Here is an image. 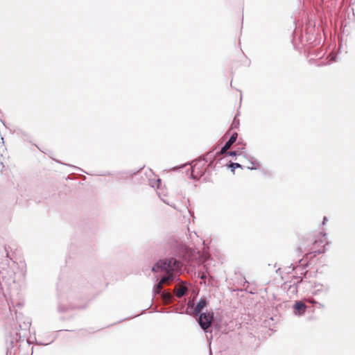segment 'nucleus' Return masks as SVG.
<instances>
[{
    "label": "nucleus",
    "instance_id": "nucleus-1",
    "mask_svg": "<svg viewBox=\"0 0 355 355\" xmlns=\"http://www.w3.org/2000/svg\"><path fill=\"white\" fill-rule=\"evenodd\" d=\"M181 268V261L173 257L161 259L153 266V272H156L160 270L166 272L161 277L159 282L154 286L153 289L154 295L160 293L163 284L169 280H173L175 277L174 273L180 271Z\"/></svg>",
    "mask_w": 355,
    "mask_h": 355
},
{
    "label": "nucleus",
    "instance_id": "nucleus-2",
    "mask_svg": "<svg viewBox=\"0 0 355 355\" xmlns=\"http://www.w3.org/2000/svg\"><path fill=\"white\" fill-rule=\"evenodd\" d=\"M207 160L205 159H200L198 160H195L192 163H194L193 166H191V178L194 180H198L200 178H202L205 172L204 169V166L207 163Z\"/></svg>",
    "mask_w": 355,
    "mask_h": 355
},
{
    "label": "nucleus",
    "instance_id": "nucleus-3",
    "mask_svg": "<svg viewBox=\"0 0 355 355\" xmlns=\"http://www.w3.org/2000/svg\"><path fill=\"white\" fill-rule=\"evenodd\" d=\"M198 316V323L202 329H203L205 333H211V331L209 329L214 322V313L212 311L201 313Z\"/></svg>",
    "mask_w": 355,
    "mask_h": 355
},
{
    "label": "nucleus",
    "instance_id": "nucleus-4",
    "mask_svg": "<svg viewBox=\"0 0 355 355\" xmlns=\"http://www.w3.org/2000/svg\"><path fill=\"white\" fill-rule=\"evenodd\" d=\"M301 283L293 276L290 281L285 282L282 288L285 291L289 298H293L297 294L298 287Z\"/></svg>",
    "mask_w": 355,
    "mask_h": 355
},
{
    "label": "nucleus",
    "instance_id": "nucleus-5",
    "mask_svg": "<svg viewBox=\"0 0 355 355\" xmlns=\"http://www.w3.org/2000/svg\"><path fill=\"white\" fill-rule=\"evenodd\" d=\"M307 306L302 301H296L293 305V313L295 315H302L307 309Z\"/></svg>",
    "mask_w": 355,
    "mask_h": 355
},
{
    "label": "nucleus",
    "instance_id": "nucleus-6",
    "mask_svg": "<svg viewBox=\"0 0 355 355\" xmlns=\"http://www.w3.org/2000/svg\"><path fill=\"white\" fill-rule=\"evenodd\" d=\"M207 305V300L205 298H200L196 303L195 307L193 308V315L198 316L199 315L203 310V309Z\"/></svg>",
    "mask_w": 355,
    "mask_h": 355
},
{
    "label": "nucleus",
    "instance_id": "nucleus-7",
    "mask_svg": "<svg viewBox=\"0 0 355 355\" xmlns=\"http://www.w3.org/2000/svg\"><path fill=\"white\" fill-rule=\"evenodd\" d=\"M308 266L309 263L307 262L303 263L302 259L300 260L299 264L293 269L296 274L295 276H304V273L306 272V268Z\"/></svg>",
    "mask_w": 355,
    "mask_h": 355
},
{
    "label": "nucleus",
    "instance_id": "nucleus-8",
    "mask_svg": "<svg viewBox=\"0 0 355 355\" xmlns=\"http://www.w3.org/2000/svg\"><path fill=\"white\" fill-rule=\"evenodd\" d=\"M17 342L14 340V339L10 338L9 343L7 345L6 349V355H13L15 353L16 349L15 347H16Z\"/></svg>",
    "mask_w": 355,
    "mask_h": 355
},
{
    "label": "nucleus",
    "instance_id": "nucleus-9",
    "mask_svg": "<svg viewBox=\"0 0 355 355\" xmlns=\"http://www.w3.org/2000/svg\"><path fill=\"white\" fill-rule=\"evenodd\" d=\"M318 286H319L320 288H316L313 292V293L316 295L318 293H319L320 292H325V293H327L329 290V287L327 286H324L322 284H315L314 287L315 288H317Z\"/></svg>",
    "mask_w": 355,
    "mask_h": 355
},
{
    "label": "nucleus",
    "instance_id": "nucleus-10",
    "mask_svg": "<svg viewBox=\"0 0 355 355\" xmlns=\"http://www.w3.org/2000/svg\"><path fill=\"white\" fill-rule=\"evenodd\" d=\"M237 137L238 133L236 132H233L225 144L231 148V146L236 142Z\"/></svg>",
    "mask_w": 355,
    "mask_h": 355
},
{
    "label": "nucleus",
    "instance_id": "nucleus-11",
    "mask_svg": "<svg viewBox=\"0 0 355 355\" xmlns=\"http://www.w3.org/2000/svg\"><path fill=\"white\" fill-rule=\"evenodd\" d=\"M300 283L306 281L308 279L312 277L311 272L306 270V272L304 273V276H294Z\"/></svg>",
    "mask_w": 355,
    "mask_h": 355
},
{
    "label": "nucleus",
    "instance_id": "nucleus-12",
    "mask_svg": "<svg viewBox=\"0 0 355 355\" xmlns=\"http://www.w3.org/2000/svg\"><path fill=\"white\" fill-rule=\"evenodd\" d=\"M227 166L231 168V171L233 173H234L236 168H243V166L241 164L232 162H230V164L227 165Z\"/></svg>",
    "mask_w": 355,
    "mask_h": 355
},
{
    "label": "nucleus",
    "instance_id": "nucleus-13",
    "mask_svg": "<svg viewBox=\"0 0 355 355\" xmlns=\"http://www.w3.org/2000/svg\"><path fill=\"white\" fill-rule=\"evenodd\" d=\"M250 166H248V169L249 170H257L259 166V163L257 160L254 159L253 158L250 160Z\"/></svg>",
    "mask_w": 355,
    "mask_h": 355
},
{
    "label": "nucleus",
    "instance_id": "nucleus-14",
    "mask_svg": "<svg viewBox=\"0 0 355 355\" xmlns=\"http://www.w3.org/2000/svg\"><path fill=\"white\" fill-rule=\"evenodd\" d=\"M230 148L229 146H227V145L224 144V146L221 148V149L220 150V151L217 152L216 153V156H219V155H225L227 156V153H228V149Z\"/></svg>",
    "mask_w": 355,
    "mask_h": 355
},
{
    "label": "nucleus",
    "instance_id": "nucleus-15",
    "mask_svg": "<svg viewBox=\"0 0 355 355\" xmlns=\"http://www.w3.org/2000/svg\"><path fill=\"white\" fill-rule=\"evenodd\" d=\"M187 293V288L185 287H180L176 293V296L179 298L182 297Z\"/></svg>",
    "mask_w": 355,
    "mask_h": 355
},
{
    "label": "nucleus",
    "instance_id": "nucleus-16",
    "mask_svg": "<svg viewBox=\"0 0 355 355\" xmlns=\"http://www.w3.org/2000/svg\"><path fill=\"white\" fill-rule=\"evenodd\" d=\"M10 338H12V339H14V340L17 343V342L21 340V336L20 333L15 332L14 334V335L10 334Z\"/></svg>",
    "mask_w": 355,
    "mask_h": 355
},
{
    "label": "nucleus",
    "instance_id": "nucleus-17",
    "mask_svg": "<svg viewBox=\"0 0 355 355\" xmlns=\"http://www.w3.org/2000/svg\"><path fill=\"white\" fill-rule=\"evenodd\" d=\"M239 126V120L237 119L236 118V116L234 118V120L232 123V125H231V128L232 129H236V128H238Z\"/></svg>",
    "mask_w": 355,
    "mask_h": 355
},
{
    "label": "nucleus",
    "instance_id": "nucleus-18",
    "mask_svg": "<svg viewBox=\"0 0 355 355\" xmlns=\"http://www.w3.org/2000/svg\"><path fill=\"white\" fill-rule=\"evenodd\" d=\"M241 153L239 150H229L228 153H227V156H237L240 155Z\"/></svg>",
    "mask_w": 355,
    "mask_h": 355
},
{
    "label": "nucleus",
    "instance_id": "nucleus-19",
    "mask_svg": "<svg viewBox=\"0 0 355 355\" xmlns=\"http://www.w3.org/2000/svg\"><path fill=\"white\" fill-rule=\"evenodd\" d=\"M69 308H71V309H74V308H76V307H75V306H73L70 305V306H69ZM68 309H69V307H67V306H62V305H61L60 304H59V306H58V311H59L60 312H64V311H66Z\"/></svg>",
    "mask_w": 355,
    "mask_h": 355
},
{
    "label": "nucleus",
    "instance_id": "nucleus-20",
    "mask_svg": "<svg viewBox=\"0 0 355 355\" xmlns=\"http://www.w3.org/2000/svg\"><path fill=\"white\" fill-rule=\"evenodd\" d=\"M24 321H26V322H24V324H23V326H24V329H29V328H30V327H31V320H30L29 318H26V319L24 320Z\"/></svg>",
    "mask_w": 355,
    "mask_h": 355
},
{
    "label": "nucleus",
    "instance_id": "nucleus-21",
    "mask_svg": "<svg viewBox=\"0 0 355 355\" xmlns=\"http://www.w3.org/2000/svg\"><path fill=\"white\" fill-rule=\"evenodd\" d=\"M326 250H327V249L325 248V245H324L322 247V248L319 249L318 250H315L313 252L317 253V254H322V253H324Z\"/></svg>",
    "mask_w": 355,
    "mask_h": 355
},
{
    "label": "nucleus",
    "instance_id": "nucleus-22",
    "mask_svg": "<svg viewBox=\"0 0 355 355\" xmlns=\"http://www.w3.org/2000/svg\"><path fill=\"white\" fill-rule=\"evenodd\" d=\"M53 341V340H52L51 341L46 343H41V342H36V344L40 345H49L50 343H51Z\"/></svg>",
    "mask_w": 355,
    "mask_h": 355
},
{
    "label": "nucleus",
    "instance_id": "nucleus-23",
    "mask_svg": "<svg viewBox=\"0 0 355 355\" xmlns=\"http://www.w3.org/2000/svg\"><path fill=\"white\" fill-rule=\"evenodd\" d=\"M59 300H60V303L63 301V296H62L61 295H59Z\"/></svg>",
    "mask_w": 355,
    "mask_h": 355
},
{
    "label": "nucleus",
    "instance_id": "nucleus-24",
    "mask_svg": "<svg viewBox=\"0 0 355 355\" xmlns=\"http://www.w3.org/2000/svg\"><path fill=\"white\" fill-rule=\"evenodd\" d=\"M157 188H159V184H160V182H161V180H160V179H158V180H157Z\"/></svg>",
    "mask_w": 355,
    "mask_h": 355
},
{
    "label": "nucleus",
    "instance_id": "nucleus-25",
    "mask_svg": "<svg viewBox=\"0 0 355 355\" xmlns=\"http://www.w3.org/2000/svg\"><path fill=\"white\" fill-rule=\"evenodd\" d=\"M327 220V218L326 216H324V218H323V220H322L323 225L325 224Z\"/></svg>",
    "mask_w": 355,
    "mask_h": 355
},
{
    "label": "nucleus",
    "instance_id": "nucleus-26",
    "mask_svg": "<svg viewBox=\"0 0 355 355\" xmlns=\"http://www.w3.org/2000/svg\"><path fill=\"white\" fill-rule=\"evenodd\" d=\"M322 237L324 239V240L327 239V234L325 233L322 234Z\"/></svg>",
    "mask_w": 355,
    "mask_h": 355
},
{
    "label": "nucleus",
    "instance_id": "nucleus-27",
    "mask_svg": "<svg viewBox=\"0 0 355 355\" xmlns=\"http://www.w3.org/2000/svg\"><path fill=\"white\" fill-rule=\"evenodd\" d=\"M200 278H201L202 279H205V278H206V275H201Z\"/></svg>",
    "mask_w": 355,
    "mask_h": 355
},
{
    "label": "nucleus",
    "instance_id": "nucleus-28",
    "mask_svg": "<svg viewBox=\"0 0 355 355\" xmlns=\"http://www.w3.org/2000/svg\"><path fill=\"white\" fill-rule=\"evenodd\" d=\"M245 284H248V282L245 280V281L244 282V284H243V286H245Z\"/></svg>",
    "mask_w": 355,
    "mask_h": 355
},
{
    "label": "nucleus",
    "instance_id": "nucleus-29",
    "mask_svg": "<svg viewBox=\"0 0 355 355\" xmlns=\"http://www.w3.org/2000/svg\"><path fill=\"white\" fill-rule=\"evenodd\" d=\"M19 328L20 329H22V326H21V324H19Z\"/></svg>",
    "mask_w": 355,
    "mask_h": 355
},
{
    "label": "nucleus",
    "instance_id": "nucleus-30",
    "mask_svg": "<svg viewBox=\"0 0 355 355\" xmlns=\"http://www.w3.org/2000/svg\"><path fill=\"white\" fill-rule=\"evenodd\" d=\"M1 140L2 141V144H3V138L1 137Z\"/></svg>",
    "mask_w": 355,
    "mask_h": 355
},
{
    "label": "nucleus",
    "instance_id": "nucleus-31",
    "mask_svg": "<svg viewBox=\"0 0 355 355\" xmlns=\"http://www.w3.org/2000/svg\"><path fill=\"white\" fill-rule=\"evenodd\" d=\"M10 281H12V282H15V279H10Z\"/></svg>",
    "mask_w": 355,
    "mask_h": 355
},
{
    "label": "nucleus",
    "instance_id": "nucleus-32",
    "mask_svg": "<svg viewBox=\"0 0 355 355\" xmlns=\"http://www.w3.org/2000/svg\"><path fill=\"white\" fill-rule=\"evenodd\" d=\"M249 293H250V294H253V293H254V292H252V291H249Z\"/></svg>",
    "mask_w": 355,
    "mask_h": 355
},
{
    "label": "nucleus",
    "instance_id": "nucleus-33",
    "mask_svg": "<svg viewBox=\"0 0 355 355\" xmlns=\"http://www.w3.org/2000/svg\"><path fill=\"white\" fill-rule=\"evenodd\" d=\"M6 257H8V252H6Z\"/></svg>",
    "mask_w": 355,
    "mask_h": 355
}]
</instances>
